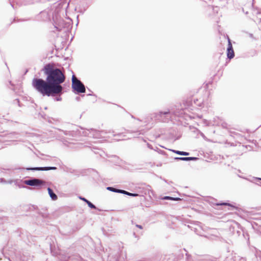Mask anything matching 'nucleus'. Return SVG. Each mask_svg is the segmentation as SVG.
Listing matches in <instances>:
<instances>
[{"instance_id":"nucleus-1","label":"nucleus","mask_w":261,"mask_h":261,"mask_svg":"<svg viewBox=\"0 0 261 261\" xmlns=\"http://www.w3.org/2000/svg\"><path fill=\"white\" fill-rule=\"evenodd\" d=\"M45 74L47 76L46 80H48L51 84L56 87H58L57 91L59 94H60L63 87L61 85L65 80V76L63 72L59 69L54 68L51 65L48 64L46 65L43 69Z\"/></svg>"},{"instance_id":"nucleus-2","label":"nucleus","mask_w":261,"mask_h":261,"mask_svg":"<svg viewBox=\"0 0 261 261\" xmlns=\"http://www.w3.org/2000/svg\"><path fill=\"white\" fill-rule=\"evenodd\" d=\"M32 86L43 96H49L55 94H59L58 87H54L51 83L46 79V81L39 78H34L32 81Z\"/></svg>"},{"instance_id":"nucleus-3","label":"nucleus","mask_w":261,"mask_h":261,"mask_svg":"<svg viewBox=\"0 0 261 261\" xmlns=\"http://www.w3.org/2000/svg\"><path fill=\"white\" fill-rule=\"evenodd\" d=\"M72 88L78 93H84L86 91L84 84L74 75L72 77Z\"/></svg>"},{"instance_id":"nucleus-4","label":"nucleus","mask_w":261,"mask_h":261,"mask_svg":"<svg viewBox=\"0 0 261 261\" xmlns=\"http://www.w3.org/2000/svg\"><path fill=\"white\" fill-rule=\"evenodd\" d=\"M24 184L31 186H40L44 183V181L38 178H32L29 180H25Z\"/></svg>"},{"instance_id":"nucleus-5","label":"nucleus","mask_w":261,"mask_h":261,"mask_svg":"<svg viewBox=\"0 0 261 261\" xmlns=\"http://www.w3.org/2000/svg\"><path fill=\"white\" fill-rule=\"evenodd\" d=\"M227 57L228 58L231 59L233 58L234 55V51L232 48V44L230 42V40L229 39H228V47H227Z\"/></svg>"},{"instance_id":"nucleus-6","label":"nucleus","mask_w":261,"mask_h":261,"mask_svg":"<svg viewBox=\"0 0 261 261\" xmlns=\"http://www.w3.org/2000/svg\"><path fill=\"white\" fill-rule=\"evenodd\" d=\"M57 168L55 167H36L32 168H28V170H55Z\"/></svg>"},{"instance_id":"nucleus-7","label":"nucleus","mask_w":261,"mask_h":261,"mask_svg":"<svg viewBox=\"0 0 261 261\" xmlns=\"http://www.w3.org/2000/svg\"><path fill=\"white\" fill-rule=\"evenodd\" d=\"M175 159L188 161H196L198 159V158H195V157H179V158H175Z\"/></svg>"},{"instance_id":"nucleus-8","label":"nucleus","mask_w":261,"mask_h":261,"mask_svg":"<svg viewBox=\"0 0 261 261\" xmlns=\"http://www.w3.org/2000/svg\"><path fill=\"white\" fill-rule=\"evenodd\" d=\"M47 191L52 200H56L58 199V197L56 194L54 193L53 190L50 188H47Z\"/></svg>"},{"instance_id":"nucleus-9","label":"nucleus","mask_w":261,"mask_h":261,"mask_svg":"<svg viewBox=\"0 0 261 261\" xmlns=\"http://www.w3.org/2000/svg\"><path fill=\"white\" fill-rule=\"evenodd\" d=\"M107 189L108 190L112 191V192L120 193H121V191L122 192V191H123L122 190H119V189H117L114 188L113 187H108Z\"/></svg>"},{"instance_id":"nucleus-10","label":"nucleus","mask_w":261,"mask_h":261,"mask_svg":"<svg viewBox=\"0 0 261 261\" xmlns=\"http://www.w3.org/2000/svg\"><path fill=\"white\" fill-rule=\"evenodd\" d=\"M121 193H122V194H124L125 195H127L129 196H134V197H136L138 195V194H137L131 193L128 192L126 191H122V192L121 191Z\"/></svg>"},{"instance_id":"nucleus-11","label":"nucleus","mask_w":261,"mask_h":261,"mask_svg":"<svg viewBox=\"0 0 261 261\" xmlns=\"http://www.w3.org/2000/svg\"><path fill=\"white\" fill-rule=\"evenodd\" d=\"M173 152H175L176 153H177L178 154L182 155H188L189 154V152H184V151L173 150Z\"/></svg>"},{"instance_id":"nucleus-12","label":"nucleus","mask_w":261,"mask_h":261,"mask_svg":"<svg viewBox=\"0 0 261 261\" xmlns=\"http://www.w3.org/2000/svg\"><path fill=\"white\" fill-rule=\"evenodd\" d=\"M87 203L88 205V206L91 208L95 209L96 208V206L89 201H88Z\"/></svg>"},{"instance_id":"nucleus-13","label":"nucleus","mask_w":261,"mask_h":261,"mask_svg":"<svg viewBox=\"0 0 261 261\" xmlns=\"http://www.w3.org/2000/svg\"><path fill=\"white\" fill-rule=\"evenodd\" d=\"M163 199H166V200L171 199V200H178V199H179V198H172V197H169V196H165Z\"/></svg>"},{"instance_id":"nucleus-14","label":"nucleus","mask_w":261,"mask_h":261,"mask_svg":"<svg viewBox=\"0 0 261 261\" xmlns=\"http://www.w3.org/2000/svg\"><path fill=\"white\" fill-rule=\"evenodd\" d=\"M169 113V111H164V112H160L159 113V115L160 116H161L162 114H164V115H166V114H168Z\"/></svg>"},{"instance_id":"nucleus-15","label":"nucleus","mask_w":261,"mask_h":261,"mask_svg":"<svg viewBox=\"0 0 261 261\" xmlns=\"http://www.w3.org/2000/svg\"><path fill=\"white\" fill-rule=\"evenodd\" d=\"M136 226L137 227L139 228V229H143V226L142 225L136 224Z\"/></svg>"},{"instance_id":"nucleus-16","label":"nucleus","mask_w":261,"mask_h":261,"mask_svg":"<svg viewBox=\"0 0 261 261\" xmlns=\"http://www.w3.org/2000/svg\"><path fill=\"white\" fill-rule=\"evenodd\" d=\"M80 199H82V200L84 201L85 202H86V203L87 202V201H88V200H87L86 198H82V197H80Z\"/></svg>"},{"instance_id":"nucleus-17","label":"nucleus","mask_w":261,"mask_h":261,"mask_svg":"<svg viewBox=\"0 0 261 261\" xmlns=\"http://www.w3.org/2000/svg\"><path fill=\"white\" fill-rule=\"evenodd\" d=\"M61 99H62V98H61V97H57V98H56V100H57V101H60V100H61Z\"/></svg>"},{"instance_id":"nucleus-18","label":"nucleus","mask_w":261,"mask_h":261,"mask_svg":"<svg viewBox=\"0 0 261 261\" xmlns=\"http://www.w3.org/2000/svg\"><path fill=\"white\" fill-rule=\"evenodd\" d=\"M0 182H6L5 180L4 179H3V178H1L0 179Z\"/></svg>"},{"instance_id":"nucleus-19","label":"nucleus","mask_w":261,"mask_h":261,"mask_svg":"<svg viewBox=\"0 0 261 261\" xmlns=\"http://www.w3.org/2000/svg\"><path fill=\"white\" fill-rule=\"evenodd\" d=\"M228 204L226 203H223L222 204H221V205H227Z\"/></svg>"},{"instance_id":"nucleus-20","label":"nucleus","mask_w":261,"mask_h":261,"mask_svg":"<svg viewBox=\"0 0 261 261\" xmlns=\"http://www.w3.org/2000/svg\"><path fill=\"white\" fill-rule=\"evenodd\" d=\"M258 179H259V180H261V178H258Z\"/></svg>"}]
</instances>
